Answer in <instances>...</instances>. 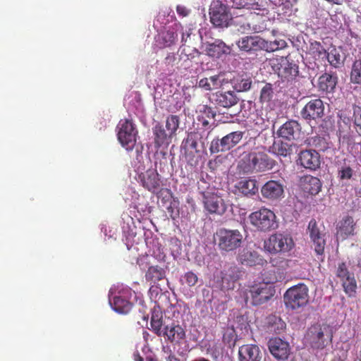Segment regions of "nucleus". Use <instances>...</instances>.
<instances>
[{
    "label": "nucleus",
    "instance_id": "f257e3e1",
    "mask_svg": "<svg viewBox=\"0 0 361 361\" xmlns=\"http://www.w3.org/2000/svg\"><path fill=\"white\" fill-rule=\"evenodd\" d=\"M275 161L263 150H255L244 154L238 164L240 174L264 172L273 169Z\"/></svg>",
    "mask_w": 361,
    "mask_h": 361
},
{
    "label": "nucleus",
    "instance_id": "f03ea898",
    "mask_svg": "<svg viewBox=\"0 0 361 361\" xmlns=\"http://www.w3.org/2000/svg\"><path fill=\"white\" fill-rule=\"evenodd\" d=\"M294 247L293 239L288 233H276L271 235L264 243V250L272 254L281 253L290 255Z\"/></svg>",
    "mask_w": 361,
    "mask_h": 361
},
{
    "label": "nucleus",
    "instance_id": "7ed1b4c3",
    "mask_svg": "<svg viewBox=\"0 0 361 361\" xmlns=\"http://www.w3.org/2000/svg\"><path fill=\"white\" fill-rule=\"evenodd\" d=\"M274 293L275 290L271 285L262 282L249 286L243 292V297L246 303L259 305L268 301Z\"/></svg>",
    "mask_w": 361,
    "mask_h": 361
},
{
    "label": "nucleus",
    "instance_id": "20e7f679",
    "mask_svg": "<svg viewBox=\"0 0 361 361\" xmlns=\"http://www.w3.org/2000/svg\"><path fill=\"white\" fill-rule=\"evenodd\" d=\"M206 183L201 180L199 183V190L203 196L204 208L211 214H223L226 211V204L222 197L214 188H209L204 185Z\"/></svg>",
    "mask_w": 361,
    "mask_h": 361
},
{
    "label": "nucleus",
    "instance_id": "39448f33",
    "mask_svg": "<svg viewBox=\"0 0 361 361\" xmlns=\"http://www.w3.org/2000/svg\"><path fill=\"white\" fill-rule=\"evenodd\" d=\"M243 240V234L238 230L221 228L216 233V240L223 252H232L240 247Z\"/></svg>",
    "mask_w": 361,
    "mask_h": 361
},
{
    "label": "nucleus",
    "instance_id": "423d86ee",
    "mask_svg": "<svg viewBox=\"0 0 361 361\" xmlns=\"http://www.w3.org/2000/svg\"><path fill=\"white\" fill-rule=\"evenodd\" d=\"M117 139L126 151H132L137 142V130L132 121L121 120L117 125Z\"/></svg>",
    "mask_w": 361,
    "mask_h": 361
},
{
    "label": "nucleus",
    "instance_id": "0eeeda50",
    "mask_svg": "<svg viewBox=\"0 0 361 361\" xmlns=\"http://www.w3.org/2000/svg\"><path fill=\"white\" fill-rule=\"evenodd\" d=\"M332 338V329L326 324H316L311 326L305 339L314 348H323Z\"/></svg>",
    "mask_w": 361,
    "mask_h": 361
},
{
    "label": "nucleus",
    "instance_id": "6e6552de",
    "mask_svg": "<svg viewBox=\"0 0 361 361\" xmlns=\"http://www.w3.org/2000/svg\"><path fill=\"white\" fill-rule=\"evenodd\" d=\"M283 298L288 308L297 310L303 307L309 300L308 288L305 284L300 283L288 289Z\"/></svg>",
    "mask_w": 361,
    "mask_h": 361
},
{
    "label": "nucleus",
    "instance_id": "1a4fd4ad",
    "mask_svg": "<svg viewBox=\"0 0 361 361\" xmlns=\"http://www.w3.org/2000/svg\"><path fill=\"white\" fill-rule=\"evenodd\" d=\"M251 224L262 231L276 229L278 226L275 214L266 208L252 212L250 215Z\"/></svg>",
    "mask_w": 361,
    "mask_h": 361
},
{
    "label": "nucleus",
    "instance_id": "9d476101",
    "mask_svg": "<svg viewBox=\"0 0 361 361\" xmlns=\"http://www.w3.org/2000/svg\"><path fill=\"white\" fill-rule=\"evenodd\" d=\"M243 134L244 133L242 131H234L221 139H214L209 147L210 152L214 154L230 150L242 140Z\"/></svg>",
    "mask_w": 361,
    "mask_h": 361
},
{
    "label": "nucleus",
    "instance_id": "9b49d317",
    "mask_svg": "<svg viewBox=\"0 0 361 361\" xmlns=\"http://www.w3.org/2000/svg\"><path fill=\"white\" fill-rule=\"evenodd\" d=\"M133 291L128 287L114 290V312L119 314H127L133 307L130 298Z\"/></svg>",
    "mask_w": 361,
    "mask_h": 361
},
{
    "label": "nucleus",
    "instance_id": "f8f14e48",
    "mask_svg": "<svg viewBox=\"0 0 361 361\" xmlns=\"http://www.w3.org/2000/svg\"><path fill=\"white\" fill-rule=\"evenodd\" d=\"M209 15L212 23L216 27H228L233 20L228 8L219 1L211 5Z\"/></svg>",
    "mask_w": 361,
    "mask_h": 361
},
{
    "label": "nucleus",
    "instance_id": "ddd939ff",
    "mask_svg": "<svg viewBox=\"0 0 361 361\" xmlns=\"http://www.w3.org/2000/svg\"><path fill=\"white\" fill-rule=\"evenodd\" d=\"M249 20L250 22H241L240 19L234 21L235 23L240 25L238 29L239 32L242 33L248 31L260 32L267 28V23L269 21L267 16L259 13H250Z\"/></svg>",
    "mask_w": 361,
    "mask_h": 361
},
{
    "label": "nucleus",
    "instance_id": "4468645a",
    "mask_svg": "<svg viewBox=\"0 0 361 361\" xmlns=\"http://www.w3.org/2000/svg\"><path fill=\"white\" fill-rule=\"evenodd\" d=\"M236 45L241 51L250 54L265 51V39L258 35L243 37L236 41Z\"/></svg>",
    "mask_w": 361,
    "mask_h": 361
},
{
    "label": "nucleus",
    "instance_id": "2eb2a0df",
    "mask_svg": "<svg viewBox=\"0 0 361 361\" xmlns=\"http://www.w3.org/2000/svg\"><path fill=\"white\" fill-rule=\"evenodd\" d=\"M182 31V25L175 23L169 26L156 37V42L160 48L171 47L176 44L178 39V33Z\"/></svg>",
    "mask_w": 361,
    "mask_h": 361
},
{
    "label": "nucleus",
    "instance_id": "dca6fc26",
    "mask_svg": "<svg viewBox=\"0 0 361 361\" xmlns=\"http://www.w3.org/2000/svg\"><path fill=\"white\" fill-rule=\"evenodd\" d=\"M263 350L256 344H244L238 348V361H262Z\"/></svg>",
    "mask_w": 361,
    "mask_h": 361
},
{
    "label": "nucleus",
    "instance_id": "f3484780",
    "mask_svg": "<svg viewBox=\"0 0 361 361\" xmlns=\"http://www.w3.org/2000/svg\"><path fill=\"white\" fill-rule=\"evenodd\" d=\"M268 347L271 354L278 360H285L289 355V344L279 338H271Z\"/></svg>",
    "mask_w": 361,
    "mask_h": 361
},
{
    "label": "nucleus",
    "instance_id": "a211bd4d",
    "mask_svg": "<svg viewBox=\"0 0 361 361\" xmlns=\"http://www.w3.org/2000/svg\"><path fill=\"white\" fill-rule=\"evenodd\" d=\"M310 237L312 242V247L317 255L322 256L325 247L324 233H322L317 226L315 220H311L308 225Z\"/></svg>",
    "mask_w": 361,
    "mask_h": 361
},
{
    "label": "nucleus",
    "instance_id": "6ab92c4d",
    "mask_svg": "<svg viewBox=\"0 0 361 361\" xmlns=\"http://www.w3.org/2000/svg\"><path fill=\"white\" fill-rule=\"evenodd\" d=\"M324 106L320 99L310 100L302 109L301 115L306 120H314L324 115Z\"/></svg>",
    "mask_w": 361,
    "mask_h": 361
},
{
    "label": "nucleus",
    "instance_id": "aec40b11",
    "mask_svg": "<svg viewBox=\"0 0 361 361\" xmlns=\"http://www.w3.org/2000/svg\"><path fill=\"white\" fill-rule=\"evenodd\" d=\"M300 125L294 120L286 121L278 130L277 134L280 137L288 141L296 140L300 134Z\"/></svg>",
    "mask_w": 361,
    "mask_h": 361
},
{
    "label": "nucleus",
    "instance_id": "412c9836",
    "mask_svg": "<svg viewBox=\"0 0 361 361\" xmlns=\"http://www.w3.org/2000/svg\"><path fill=\"white\" fill-rule=\"evenodd\" d=\"M299 162L304 168L310 170H316L320 166V156L313 149L302 151L299 154Z\"/></svg>",
    "mask_w": 361,
    "mask_h": 361
},
{
    "label": "nucleus",
    "instance_id": "4be33fe9",
    "mask_svg": "<svg viewBox=\"0 0 361 361\" xmlns=\"http://www.w3.org/2000/svg\"><path fill=\"white\" fill-rule=\"evenodd\" d=\"M212 99L216 105L224 108L233 107L239 100L233 91L217 92L212 95Z\"/></svg>",
    "mask_w": 361,
    "mask_h": 361
},
{
    "label": "nucleus",
    "instance_id": "5701e85b",
    "mask_svg": "<svg viewBox=\"0 0 361 361\" xmlns=\"http://www.w3.org/2000/svg\"><path fill=\"white\" fill-rule=\"evenodd\" d=\"M261 192L264 198L277 200L283 196V187L278 181L269 180L262 186Z\"/></svg>",
    "mask_w": 361,
    "mask_h": 361
},
{
    "label": "nucleus",
    "instance_id": "b1692460",
    "mask_svg": "<svg viewBox=\"0 0 361 361\" xmlns=\"http://www.w3.org/2000/svg\"><path fill=\"white\" fill-rule=\"evenodd\" d=\"M356 224L352 216L343 217L337 224V237L345 239L350 235H354L356 232Z\"/></svg>",
    "mask_w": 361,
    "mask_h": 361
},
{
    "label": "nucleus",
    "instance_id": "393cba45",
    "mask_svg": "<svg viewBox=\"0 0 361 361\" xmlns=\"http://www.w3.org/2000/svg\"><path fill=\"white\" fill-rule=\"evenodd\" d=\"M162 336L166 338L171 343H180L185 338V331L178 324L165 325Z\"/></svg>",
    "mask_w": 361,
    "mask_h": 361
},
{
    "label": "nucleus",
    "instance_id": "a878e982",
    "mask_svg": "<svg viewBox=\"0 0 361 361\" xmlns=\"http://www.w3.org/2000/svg\"><path fill=\"white\" fill-rule=\"evenodd\" d=\"M139 178L142 186L149 191L154 192L160 186L159 174L155 170H148L145 173L140 174Z\"/></svg>",
    "mask_w": 361,
    "mask_h": 361
},
{
    "label": "nucleus",
    "instance_id": "bb28decb",
    "mask_svg": "<svg viewBox=\"0 0 361 361\" xmlns=\"http://www.w3.org/2000/svg\"><path fill=\"white\" fill-rule=\"evenodd\" d=\"M204 51L210 56L218 58L224 54H229L231 48L221 39H215L212 43L204 44Z\"/></svg>",
    "mask_w": 361,
    "mask_h": 361
},
{
    "label": "nucleus",
    "instance_id": "cd10ccee",
    "mask_svg": "<svg viewBox=\"0 0 361 361\" xmlns=\"http://www.w3.org/2000/svg\"><path fill=\"white\" fill-rule=\"evenodd\" d=\"M298 73V67L286 61L281 64L278 75L283 82H287L288 85V83H292Z\"/></svg>",
    "mask_w": 361,
    "mask_h": 361
},
{
    "label": "nucleus",
    "instance_id": "c85d7f7f",
    "mask_svg": "<svg viewBox=\"0 0 361 361\" xmlns=\"http://www.w3.org/2000/svg\"><path fill=\"white\" fill-rule=\"evenodd\" d=\"M238 259L242 264L250 267L264 264V259L257 252L246 249L243 250L238 254Z\"/></svg>",
    "mask_w": 361,
    "mask_h": 361
},
{
    "label": "nucleus",
    "instance_id": "c756f323",
    "mask_svg": "<svg viewBox=\"0 0 361 361\" xmlns=\"http://www.w3.org/2000/svg\"><path fill=\"white\" fill-rule=\"evenodd\" d=\"M300 184L304 192L315 195L319 192L322 188L320 180L312 176H305L300 180Z\"/></svg>",
    "mask_w": 361,
    "mask_h": 361
},
{
    "label": "nucleus",
    "instance_id": "7c9ffc66",
    "mask_svg": "<svg viewBox=\"0 0 361 361\" xmlns=\"http://www.w3.org/2000/svg\"><path fill=\"white\" fill-rule=\"evenodd\" d=\"M293 144L277 140H274L272 145L269 147V152L277 157H286L293 153Z\"/></svg>",
    "mask_w": 361,
    "mask_h": 361
},
{
    "label": "nucleus",
    "instance_id": "2f4dec72",
    "mask_svg": "<svg viewBox=\"0 0 361 361\" xmlns=\"http://www.w3.org/2000/svg\"><path fill=\"white\" fill-rule=\"evenodd\" d=\"M235 188L245 196L254 195L258 192L257 180L252 178H245L238 181Z\"/></svg>",
    "mask_w": 361,
    "mask_h": 361
},
{
    "label": "nucleus",
    "instance_id": "473e14b6",
    "mask_svg": "<svg viewBox=\"0 0 361 361\" xmlns=\"http://www.w3.org/2000/svg\"><path fill=\"white\" fill-rule=\"evenodd\" d=\"M154 136V142L157 146L163 145H169L171 142L172 136L167 133L166 128L159 123H157L152 128Z\"/></svg>",
    "mask_w": 361,
    "mask_h": 361
},
{
    "label": "nucleus",
    "instance_id": "72a5a7b5",
    "mask_svg": "<svg viewBox=\"0 0 361 361\" xmlns=\"http://www.w3.org/2000/svg\"><path fill=\"white\" fill-rule=\"evenodd\" d=\"M337 84L336 75L325 73L319 78L318 86L320 90L326 92H332Z\"/></svg>",
    "mask_w": 361,
    "mask_h": 361
},
{
    "label": "nucleus",
    "instance_id": "f704fd0d",
    "mask_svg": "<svg viewBox=\"0 0 361 361\" xmlns=\"http://www.w3.org/2000/svg\"><path fill=\"white\" fill-rule=\"evenodd\" d=\"M224 78L221 75L204 78L199 81V87L205 90H212L220 87L223 84Z\"/></svg>",
    "mask_w": 361,
    "mask_h": 361
},
{
    "label": "nucleus",
    "instance_id": "c9c22d12",
    "mask_svg": "<svg viewBox=\"0 0 361 361\" xmlns=\"http://www.w3.org/2000/svg\"><path fill=\"white\" fill-rule=\"evenodd\" d=\"M166 272L165 270L157 265L150 266L146 274L145 278L148 281H151L153 283H157V281L162 280L165 278Z\"/></svg>",
    "mask_w": 361,
    "mask_h": 361
},
{
    "label": "nucleus",
    "instance_id": "e433bc0d",
    "mask_svg": "<svg viewBox=\"0 0 361 361\" xmlns=\"http://www.w3.org/2000/svg\"><path fill=\"white\" fill-rule=\"evenodd\" d=\"M267 326L270 332L280 334L285 329L286 324L280 317L271 315L267 318Z\"/></svg>",
    "mask_w": 361,
    "mask_h": 361
},
{
    "label": "nucleus",
    "instance_id": "4c0bfd02",
    "mask_svg": "<svg viewBox=\"0 0 361 361\" xmlns=\"http://www.w3.org/2000/svg\"><path fill=\"white\" fill-rule=\"evenodd\" d=\"M354 173L350 161L344 160L338 166V178L342 180H350Z\"/></svg>",
    "mask_w": 361,
    "mask_h": 361
},
{
    "label": "nucleus",
    "instance_id": "58836bf2",
    "mask_svg": "<svg viewBox=\"0 0 361 361\" xmlns=\"http://www.w3.org/2000/svg\"><path fill=\"white\" fill-rule=\"evenodd\" d=\"M270 263L273 267H277L279 269L285 270L288 268L292 267L295 262L289 259L274 256L270 258Z\"/></svg>",
    "mask_w": 361,
    "mask_h": 361
},
{
    "label": "nucleus",
    "instance_id": "ea45409f",
    "mask_svg": "<svg viewBox=\"0 0 361 361\" xmlns=\"http://www.w3.org/2000/svg\"><path fill=\"white\" fill-rule=\"evenodd\" d=\"M325 58L327 59L331 66L334 68L340 67L343 63V60L340 52L334 48L327 52Z\"/></svg>",
    "mask_w": 361,
    "mask_h": 361
},
{
    "label": "nucleus",
    "instance_id": "a19ab883",
    "mask_svg": "<svg viewBox=\"0 0 361 361\" xmlns=\"http://www.w3.org/2000/svg\"><path fill=\"white\" fill-rule=\"evenodd\" d=\"M180 123L179 118L178 116L171 115L167 117L166 120L165 128L167 130V133L173 137L178 128Z\"/></svg>",
    "mask_w": 361,
    "mask_h": 361
},
{
    "label": "nucleus",
    "instance_id": "79ce46f5",
    "mask_svg": "<svg viewBox=\"0 0 361 361\" xmlns=\"http://www.w3.org/2000/svg\"><path fill=\"white\" fill-rule=\"evenodd\" d=\"M222 274L237 282L243 276V272L236 265L231 264L225 267L222 271Z\"/></svg>",
    "mask_w": 361,
    "mask_h": 361
},
{
    "label": "nucleus",
    "instance_id": "37998d69",
    "mask_svg": "<svg viewBox=\"0 0 361 361\" xmlns=\"http://www.w3.org/2000/svg\"><path fill=\"white\" fill-rule=\"evenodd\" d=\"M350 80L353 83H361V59L355 60L352 66Z\"/></svg>",
    "mask_w": 361,
    "mask_h": 361
},
{
    "label": "nucleus",
    "instance_id": "c03bdc74",
    "mask_svg": "<svg viewBox=\"0 0 361 361\" xmlns=\"http://www.w3.org/2000/svg\"><path fill=\"white\" fill-rule=\"evenodd\" d=\"M286 45V42L281 39L274 41L265 40V51L273 52L285 48Z\"/></svg>",
    "mask_w": 361,
    "mask_h": 361
},
{
    "label": "nucleus",
    "instance_id": "a18cd8bd",
    "mask_svg": "<svg viewBox=\"0 0 361 361\" xmlns=\"http://www.w3.org/2000/svg\"><path fill=\"white\" fill-rule=\"evenodd\" d=\"M342 282L345 292L349 295V296H353L355 293L357 288L355 276H350L348 279L342 281Z\"/></svg>",
    "mask_w": 361,
    "mask_h": 361
},
{
    "label": "nucleus",
    "instance_id": "49530a36",
    "mask_svg": "<svg viewBox=\"0 0 361 361\" xmlns=\"http://www.w3.org/2000/svg\"><path fill=\"white\" fill-rule=\"evenodd\" d=\"M220 288L223 290H228L234 289L235 286L236 281L233 280L232 279H229V277L226 275L222 274V271H221V281L218 282Z\"/></svg>",
    "mask_w": 361,
    "mask_h": 361
},
{
    "label": "nucleus",
    "instance_id": "de8ad7c7",
    "mask_svg": "<svg viewBox=\"0 0 361 361\" xmlns=\"http://www.w3.org/2000/svg\"><path fill=\"white\" fill-rule=\"evenodd\" d=\"M274 96V90L272 87V85L270 83H267L262 88L260 92V100L262 102H269L271 100Z\"/></svg>",
    "mask_w": 361,
    "mask_h": 361
},
{
    "label": "nucleus",
    "instance_id": "09e8293b",
    "mask_svg": "<svg viewBox=\"0 0 361 361\" xmlns=\"http://www.w3.org/2000/svg\"><path fill=\"white\" fill-rule=\"evenodd\" d=\"M197 135L195 133H190L187 138L183 140V145L185 149H195L197 147Z\"/></svg>",
    "mask_w": 361,
    "mask_h": 361
},
{
    "label": "nucleus",
    "instance_id": "8fccbe9b",
    "mask_svg": "<svg viewBox=\"0 0 361 361\" xmlns=\"http://www.w3.org/2000/svg\"><path fill=\"white\" fill-rule=\"evenodd\" d=\"M197 281H198L197 276L192 271H188V272L185 273L182 276V279H181L182 283L183 284L185 283L188 286H194L197 283Z\"/></svg>",
    "mask_w": 361,
    "mask_h": 361
},
{
    "label": "nucleus",
    "instance_id": "3c124183",
    "mask_svg": "<svg viewBox=\"0 0 361 361\" xmlns=\"http://www.w3.org/2000/svg\"><path fill=\"white\" fill-rule=\"evenodd\" d=\"M252 81L250 78L241 79L234 84V88L238 92H245L250 89Z\"/></svg>",
    "mask_w": 361,
    "mask_h": 361
},
{
    "label": "nucleus",
    "instance_id": "603ef678",
    "mask_svg": "<svg viewBox=\"0 0 361 361\" xmlns=\"http://www.w3.org/2000/svg\"><path fill=\"white\" fill-rule=\"evenodd\" d=\"M311 50L314 54L321 59L325 58L327 54L323 46L317 42H314V43L311 44Z\"/></svg>",
    "mask_w": 361,
    "mask_h": 361
},
{
    "label": "nucleus",
    "instance_id": "864d4df0",
    "mask_svg": "<svg viewBox=\"0 0 361 361\" xmlns=\"http://www.w3.org/2000/svg\"><path fill=\"white\" fill-rule=\"evenodd\" d=\"M163 325V320H154V319H151L152 329L159 336H162V334L164 331V327H162Z\"/></svg>",
    "mask_w": 361,
    "mask_h": 361
},
{
    "label": "nucleus",
    "instance_id": "5fc2aeb1",
    "mask_svg": "<svg viewBox=\"0 0 361 361\" xmlns=\"http://www.w3.org/2000/svg\"><path fill=\"white\" fill-rule=\"evenodd\" d=\"M256 0H233V6L237 8L250 9L255 5Z\"/></svg>",
    "mask_w": 361,
    "mask_h": 361
},
{
    "label": "nucleus",
    "instance_id": "6e6d98bb",
    "mask_svg": "<svg viewBox=\"0 0 361 361\" xmlns=\"http://www.w3.org/2000/svg\"><path fill=\"white\" fill-rule=\"evenodd\" d=\"M350 276H354L353 273H350L347 269L346 265L344 263L339 264L337 269V276L343 281L348 278Z\"/></svg>",
    "mask_w": 361,
    "mask_h": 361
},
{
    "label": "nucleus",
    "instance_id": "4d7b16f0",
    "mask_svg": "<svg viewBox=\"0 0 361 361\" xmlns=\"http://www.w3.org/2000/svg\"><path fill=\"white\" fill-rule=\"evenodd\" d=\"M176 10L178 16L182 18L187 17L191 13V9L182 4L177 5Z\"/></svg>",
    "mask_w": 361,
    "mask_h": 361
},
{
    "label": "nucleus",
    "instance_id": "13d9d810",
    "mask_svg": "<svg viewBox=\"0 0 361 361\" xmlns=\"http://www.w3.org/2000/svg\"><path fill=\"white\" fill-rule=\"evenodd\" d=\"M192 30L193 29L191 27H187L185 30L182 27V31H180V32H178V35H181V42L183 44L188 42V39L190 38L192 35Z\"/></svg>",
    "mask_w": 361,
    "mask_h": 361
},
{
    "label": "nucleus",
    "instance_id": "bf43d9fd",
    "mask_svg": "<svg viewBox=\"0 0 361 361\" xmlns=\"http://www.w3.org/2000/svg\"><path fill=\"white\" fill-rule=\"evenodd\" d=\"M354 123L361 129V107L356 106L354 109Z\"/></svg>",
    "mask_w": 361,
    "mask_h": 361
},
{
    "label": "nucleus",
    "instance_id": "052dcab7",
    "mask_svg": "<svg viewBox=\"0 0 361 361\" xmlns=\"http://www.w3.org/2000/svg\"><path fill=\"white\" fill-rule=\"evenodd\" d=\"M157 246L155 245V247L153 248L152 255H154L159 259H163L165 257L164 252V247L159 246L158 243H157Z\"/></svg>",
    "mask_w": 361,
    "mask_h": 361
},
{
    "label": "nucleus",
    "instance_id": "680f3d73",
    "mask_svg": "<svg viewBox=\"0 0 361 361\" xmlns=\"http://www.w3.org/2000/svg\"><path fill=\"white\" fill-rule=\"evenodd\" d=\"M164 63L167 66H173L177 63V58L174 54L170 53L166 56Z\"/></svg>",
    "mask_w": 361,
    "mask_h": 361
},
{
    "label": "nucleus",
    "instance_id": "e2e57ef3",
    "mask_svg": "<svg viewBox=\"0 0 361 361\" xmlns=\"http://www.w3.org/2000/svg\"><path fill=\"white\" fill-rule=\"evenodd\" d=\"M151 319H154V320H162V315L160 312H154L152 315Z\"/></svg>",
    "mask_w": 361,
    "mask_h": 361
},
{
    "label": "nucleus",
    "instance_id": "0e129e2a",
    "mask_svg": "<svg viewBox=\"0 0 361 361\" xmlns=\"http://www.w3.org/2000/svg\"><path fill=\"white\" fill-rule=\"evenodd\" d=\"M290 0H272L275 5H282L288 2Z\"/></svg>",
    "mask_w": 361,
    "mask_h": 361
},
{
    "label": "nucleus",
    "instance_id": "69168bd1",
    "mask_svg": "<svg viewBox=\"0 0 361 361\" xmlns=\"http://www.w3.org/2000/svg\"><path fill=\"white\" fill-rule=\"evenodd\" d=\"M240 111V108H238V109H233V114H230L231 116L233 117L234 116H236L238 115Z\"/></svg>",
    "mask_w": 361,
    "mask_h": 361
},
{
    "label": "nucleus",
    "instance_id": "338daca9",
    "mask_svg": "<svg viewBox=\"0 0 361 361\" xmlns=\"http://www.w3.org/2000/svg\"><path fill=\"white\" fill-rule=\"evenodd\" d=\"M169 361H179L174 355H170L169 357Z\"/></svg>",
    "mask_w": 361,
    "mask_h": 361
},
{
    "label": "nucleus",
    "instance_id": "774afa93",
    "mask_svg": "<svg viewBox=\"0 0 361 361\" xmlns=\"http://www.w3.org/2000/svg\"><path fill=\"white\" fill-rule=\"evenodd\" d=\"M192 361H209V360L204 357H199V358L195 359Z\"/></svg>",
    "mask_w": 361,
    "mask_h": 361
}]
</instances>
